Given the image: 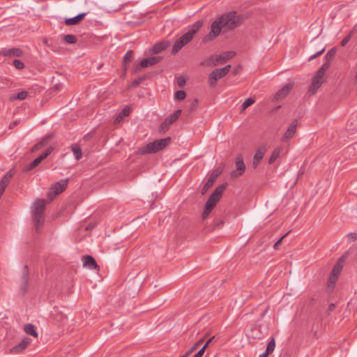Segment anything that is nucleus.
Returning <instances> with one entry per match:
<instances>
[{
	"label": "nucleus",
	"mask_w": 357,
	"mask_h": 357,
	"mask_svg": "<svg viewBox=\"0 0 357 357\" xmlns=\"http://www.w3.org/2000/svg\"><path fill=\"white\" fill-rule=\"evenodd\" d=\"M241 18L236 12H229L222 15L212 22L210 32L203 38L204 43H208L218 37L222 29L232 30L241 24Z\"/></svg>",
	"instance_id": "1"
},
{
	"label": "nucleus",
	"mask_w": 357,
	"mask_h": 357,
	"mask_svg": "<svg viewBox=\"0 0 357 357\" xmlns=\"http://www.w3.org/2000/svg\"><path fill=\"white\" fill-rule=\"evenodd\" d=\"M45 205L46 201L44 199H36L33 203L32 218L34 228L38 233L44 224Z\"/></svg>",
	"instance_id": "2"
},
{
	"label": "nucleus",
	"mask_w": 357,
	"mask_h": 357,
	"mask_svg": "<svg viewBox=\"0 0 357 357\" xmlns=\"http://www.w3.org/2000/svg\"><path fill=\"white\" fill-rule=\"evenodd\" d=\"M171 142V137L155 140L153 142L147 144L139 150L141 154L155 153L165 149Z\"/></svg>",
	"instance_id": "3"
},
{
	"label": "nucleus",
	"mask_w": 357,
	"mask_h": 357,
	"mask_svg": "<svg viewBox=\"0 0 357 357\" xmlns=\"http://www.w3.org/2000/svg\"><path fill=\"white\" fill-rule=\"evenodd\" d=\"M233 51L225 52L222 54L211 56L205 61V64L207 66H218L227 62L229 59H231L235 55Z\"/></svg>",
	"instance_id": "4"
},
{
	"label": "nucleus",
	"mask_w": 357,
	"mask_h": 357,
	"mask_svg": "<svg viewBox=\"0 0 357 357\" xmlns=\"http://www.w3.org/2000/svg\"><path fill=\"white\" fill-rule=\"evenodd\" d=\"M231 65H227L222 68H216L213 70L208 75L209 84L211 86L216 85L218 79L224 77L230 70Z\"/></svg>",
	"instance_id": "5"
},
{
	"label": "nucleus",
	"mask_w": 357,
	"mask_h": 357,
	"mask_svg": "<svg viewBox=\"0 0 357 357\" xmlns=\"http://www.w3.org/2000/svg\"><path fill=\"white\" fill-rule=\"evenodd\" d=\"M181 109H177L174 112L167 116L163 121V122L160 124L159 127V132L161 133L166 132L168 130L169 126L176 121V120L181 115Z\"/></svg>",
	"instance_id": "6"
},
{
	"label": "nucleus",
	"mask_w": 357,
	"mask_h": 357,
	"mask_svg": "<svg viewBox=\"0 0 357 357\" xmlns=\"http://www.w3.org/2000/svg\"><path fill=\"white\" fill-rule=\"evenodd\" d=\"M202 26L203 21L199 20L190 27L187 33L180 37L185 45H187L192 40L194 36L198 32Z\"/></svg>",
	"instance_id": "7"
},
{
	"label": "nucleus",
	"mask_w": 357,
	"mask_h": 357,
	"mask_svg": "<svg viewBox=\"0 0 357 357\" xmlns=\"http://www.w3.org/2000/svg\"><path fill=\"white\" fill-rule=\"evenodd\" d=\"M345 258V256L342 255L341 257L339 258V259L333 266L329 276V282L331 283H335L337 279L338 278V276L340 275L342 271Z\"/></svg>",
	"instance_id": "8"
},
{
	"label": "nucleus",
	"mask_w": 357,
	"mask_h": 357,
	"mask_svg": "<svg viewBox=\"0 0 357 357\" xmlns=\"http://www.w3.org/2000/svg\"><path fill=\"white\" fill-rule=\"evenodd\" d=\"M162 59L160 56H151L142 59L139 64L134 68V73L141 70L142 68H148L158 63Z\"/></svg>",
	"instance_id": "9"
},
{
	"label": "nucleus",
	"mask_w": 357,
	"mask_h": 357,
	"mask_svg": "<svg viewBox=\"0 0 357 357\" xmlns=\"http://www.w3.org/2000/svg\"><path fill=\"white\" fill-rule=\"evenodd\" d=\"M68 185V180H61L54 184L50 188V191L48 193V197L50 201H52L54 197L59 195L62 192H63Z\"/></svg>",
	"instance_id": "10"
},
{
	"label": "nucleus",
	"mask_w": 357,
	"mask_h": 357,
	"mask_svg": "<svg viewBox=\"0 0 357 357\" xmlns=\"http://www.w3.org/2000/svg\"><path fill=\"white\" fill-rule=\"evenodd\" d=\"M227 183H222L218 186L213 193L209 196L206 202L211 203L213 206H215L222 196V193L226 189Z\"/></svg>",
	"instance_id": "11"
},
{
	"label": "nucleus",
	"mask_w": 357,
	"mask_h": 357,
	"mask_svg": "<svg viewBox=\"0 0 357 357\" xmlns=\"http://www.w3.org/2000/svg\"><path fill=\"white\" fill-rule=\"evenodd\" d=\"M53 151V147L50 146L47 150L39 157L34 159L31 163L24 167V172H27L35 167H36L44 159H45Z\"/></svg>",
	"instance_id": "12"
},
{
	"label": "nucleus",
	"mask_w": 357,
	"mask_h": 357,
	"mask_svg": "<svg viewBox=\"0 0 357 357\" xmlns=\"http://www.w3.org/2000/svg\"><path fill=\"white\" fill-rule=\"evenodd\" d=\"M31 340L29 337H24L20 343L11 347L9 349V353L11 354H17L23 352L27 347L31 344Z\"/></svg>",
	"instance_id": "13"
},
{
	"label": "nucleus",
	"mask_w": 357,
	"mask_h": 357,
	"mask_svg": "<svg viewBox=\"0 0 357 357\" xmlns=\"http://www.w3.org/2000/svg\"><path fill=\"white\" fill-rule=\"evenodd\" d=\"M221 173L222 170L217 169L210 174L209 178H208L207 181L204 185L202 189L201 193L202 195H205L208 190V189L213 186L215 180Z\"/></svg>",
	"instance_id": "14"
},
{
	"label": "nucleus",
	"mask_w": 357,
	"mask_h": 357,
	"mask_svg": "<svg viewBox=\"0 0 357 357\" xmlns=\"http://www.w3.org/2000/svg\"><path fill=\"white\" fill-rule=\"evenodd\" d=\"M235 162L236 171H234L232 172V176L237 177L242 176L245 171L246 167L243 162V157L241 154L237 155Z\"/></svg>",
	"instance_id": "15"
},
{
	"label": "nucleus",
	"mask_w": 357,
	"mask_h": 357,
	"mask_svg": "<svg viewBox=\"0 0 357 357\" xmlns=\"http://www.w3.org/2000/svg\"><path fill=\"white\" fill-rule=\"evenodd\" d=\"M29 287V268L27 265L23 267L22 275L21 277L20 291L24 294L27 291Z\"/></svg>",
	"instance_id": "16"
},
{
	"label": "nucleus",
	"mask_w": 357,
	"mask_h": 357,
	"mask_svg": "<svg viewBox=\"0 0 357 357\" xmlns=\"http://www.w3.org/2000/svg\"><path fill=\"white\" fill-rule=\"evenodd\" d=\"M23 54V51L17 47L2 49L0 50V55L6 57H21Z\"/></svg>",
	"instance_id": "17"
},
{
	"label": "nucleus",
	"mask_w": 357,
	"mask_h": 357,
	"mask_svg": "<svg viewBox=\"0 0 357 357\" xmlns=\"http://www.w3.org/2000/svg\"><path fill=\"white\" fill-rule=\"evenodd\" d=\"M293 87V84L288 83L285 86H284L281 89H280L274 96L273 100H279L280 99L286 97L290 92L291 89Z\"/></svg>",
	"instance_id": "18"
},
{
	"label": "nucleus",
	"mask_w": 357,
	"mask_h": 357,
	"mask_svg": "<svg viewBox=\"0 0 357 357\" xmlns=\"http://www.w3.org/2000/svg\"><path fill=\"white\" fill-rule=\"evenodd\" d=\"M132 111V108L131 106H126L115 118L114 121V124L120 123L123 121L124 117L128 116L130 115Z\"/></svg>",
	"instance_id": "19"
},
{
	"label": "nucleus",
	"mask_w": 357,
	"mask_h": 357,
	"mask_svg": "<svg viewBox=\"0 0 357 357\" xmlns=\"http://www.w3.org/2000/svg\"><path fill=\"white\" fill-rule=\"evenodd\" d=\"M296 128H297V121L294 120L292 121L285 132V133L283 135V141H287L293 137L294 134L296 132Z\"/></svg>",
	"instance_id": "20"
},
{
	"label": "nucleus",
	"mask_w": 357,
	"mask_h": 357,
	"mask_svg": "<svg viewBox=\"0 0 357 357\" xmlns=\"http://www.w3.org/2000/svg\"><path fill=\"white\" fill-rule=\"evenodd\" d=\"M83 266L89 269H96L98 268L95 259L91 255H84L82 257Z\"/></svg>",
	"instance_id": "21"
},
{
	"label": "nucleus",
	"mask_w": 357,
	"mask_h": 357,
	"mask_svg": "<svg viewBox=\"0 0 357 357\" xmlns=\"http://www.w3.org/2000/svg\"><path fill=\"white\" fill-rule=\"evenodd\" d=\"M13 176V174L11 172V171L10 170L1 179V181H0V190H1V192H4L6 187L10 183Z\"/></svg>",
	"instance_id": "22"
},
{
	"label": "nucleus",
	"mask_w": 357,
	"mask_h": 357,
	"mask_svg": "<svg viewBox=\"0 0 357 357\" xmlns=\"http://www.w3.org/2000/svg\"><path fill=\"white\" fill-rule=\"evenodd\" d=\"M169 45H170L169 41H161L160 43L155 44L152 47L151 50L153 54H158V53L161 52L162 51L166 50L169 47Z\"/></svg>",
	"instance_id": "23"
},
{
	"label": "nucleus",
	"mask_w": 357,
	"mask_h": 357,
	"mask_svg": "<svg viewBox=\"0 0 357 357\" xmlns=\"http://www.w3.org/2000/svg\"><path fill=\"white\" fill-rule=\"evenodd\" d=\"M85 13L78 14L77 16L71 18L65 19V24L68 26L79 24L86 16Z\"/></svg>",
	"instance_id": "24"
},
{
	"label": "nucleus",
	"mask_w": 357,
	"mask_h": 357,
	"mask_svg": "<svg viewBox=\"0 0 357 357\" xmlns=\"http://www.w3.org/2000/svg\"><path fill=\"white\" fill-rule=\"evenodd\" d=\"M264 155V150L262 148H259L253 158L252 166L255 169L259 165L260 160H262Z\"/></svg>",
	"instance_id": "25"
},
{
	"label": "nucleus",
	"mask_w": 357,
	"mask_h": 357,
	"mask_svg": "<svg viewBox=\"0 0 357 357\" xmlns=\"http://www.w3.org/2000/svg\"><path fill=\"white\" fill-rule=\"evenodd\" d=\"M324 82V80L313 77L312 84L309 89V93H310L311 94H314L317 89L322 85Z\"/></svg>",
	"instance_id": "26"
},
{
	"label": "nucleus",
	"mask_w": 357,
	"mask_h": 357,
	"mask_svg": "<svg viewBox=\"0 0 357 357\" xmlns=\"http://www.w3.org/2000/svg\"><path fill=\"white\" fill-rule=\"evenodd\" d=\"M209 333L207 332L204 334L202 338L195 342L186 352L187 355L191 354L194 351H195L203 342L209 336Z\"/></svg>",
	"instance_id": "27"
},
{
	"label": "nucleus",
	"mask_w": 357,
	"mask_h": 357,
	"mask_svg": "<svg viewBox=\"0 0 357 357\" xmlns=\"http://www.w3.org/2000/svg\"><path fill=\"white\" fill-rule=\"evenodd\" d=\"M71 150L76 160H79L82 158V151L78 144H73L71 145Z\"/></svg>",
	"instance_id": "28"
},
{
	"label": "nucleus",
	"mask_w": 357,
	"mask_h": 357,
	"mask_svg": "<svg viewBox=\"0 0 357 357\" xmlns=\"http://www.w3.org/2000/svg\"><path fill=\"white\" fill-rule=\"evenodd\" d=\"M24 331L26 334L33 336L34 337H38V333L35 331V326L32 324H26L24 326Z\"/></svg>",
	"instance_id": "29"
},
{
	"label": "nucleus",
	"mask_w": 357,
	"mask_h": 357,
	"mask_svg": "<svg viewBox=\"0 0 357 357\" xmlns=\"http://www.w3.org/2000/svg\"><path fill=\"white\" fill-rule=\"evenodd\" d=\"M28 95H29L28 91H22L17 93V94L12 95L9 98V99L11 101H14V100H24V99H26L27 98Z\"/></svg>",
	"instance_id": "30"
},
{
	"label": "nucleus",
	"mask_w": 357,
	"mask_h": 357,
	"mask_svg": "<svg viewBox=\"0 0 357 357\" xmlns=\"http://www.w3.org/2000/svg\"><path fill=\"white\" fill-rule=\"evenodd\" d=\"M185 45L183 42V40L179 38L173 45L172 49V54H176L181 48L185 46Z\"/></svg>",
	"instance_id": "31"
},
{
	"label": "nucleus",
	"mask_w": 357,
	"mask_h": 357,
	"mask_svg": "<svg viewBox=\"0 0 357 357\" xmlns=\"http://www.w3.org/2000/svg\"><path fill=\"white\" fill-rule=\"evenodd\" d=\"M185 45L183 42V40L179 38L173 45L172 49V54H176L181 48L185 46Z\"/></svg>",
	"instance_id": "32"
},
{
	"label": "nucleus",
	"mask_w": 357,
	"mask_h": 357,
	"mask_svg": "<svg viewBox=\"0 0 357 357\" xmlns=\"http://www.w3.org/2000/svg\"><path fill=\"white\" fill-rule=\"evenodd\" d=\"M282 149L281 148H276L272 153L271 157L268 160V163L270 165L274 163L275 160L280 157V155L281 153Z\"/></svg>",
	"instance_id": "33"
},
{
	"label": "nucleus",
	"mask_w": 357,
	"mask_h": 357,
	"mask_svg": "<svg viewBox=\"0 0 357 357\" xmlns=\"http://www.w3.org/2000/svg\"><path fill=\"white\" fill-rule=\"evenodd\" d=\"M214 207L215 206H213L211 203L206 202L204 209L202 215V219H206Z\"/></svg>",
	"instance_id": "34"
},
{
	"label": "nucleus",
	"mask_w": 357,
	"mask_h": 357,
	"mask_svg": "<svg viewBox=\"0 0 357 357\" xmlns=\"http://www.w3.org/2000/svg\"><path fill=\"white\" fill-rule=\"evenodd\" d=\"M49 138H50V137H48V136L45 137L40 142L35 144L32 149V151H34L36 150H39L43 146H45L47 144V140Z\"/></svg>",
	"instance_id": "35"
},
{
	"label": "nucleus",
	"mask_w": 357,
	"mask_h": 357,
	"mask_svg": "<svg viewBox=\"0 0 357 357\" xmlns=\"http://www.w3.org/2000/svg\"><path fill=\"white\" fill-rule=\"evenodd\" d=\"M63 38L68 44H75L77 40L76 36L72 34L65 35Z\"/></svg>",
	"instance_id": "36"
},
{
	"label": "nucleus",
	"mask_w": 357,
	"mask_h": 357,
	"mask_svg": "<svg viewBox=\"0 0 357 357\" xmlns=\"http://www.w3.org/2000/svg\"><path fill=\"white\" fill-rule=\"evenodd\" d=\"M133 59V52L128 50L123 56V63L126 66V63L132 62Z\"/></svg>",
	"instance_id": "37"
},
{
	"label": "nucleus",
	"mask_w": 357,
	"mask_h": 357,
	"mask_svg": "<svg viewBox=\"0 0 357 357\" xmlns=\"http://www.w3.org/2000/svg\"><path fill=\"white\" fill-rule=\"evenodd\" d=\"M198 106V100L194 99L189 105L188 114H191L196 111Z\"/></svg>",
	"instance_id": "38"
},
{
	"label": "nucleus",
	"mask_w": 357,
	"mask_h": 357,
	"mask_svg": "<svg viewBox=\"0 0 357 357\" xmlns=\"http://www.w3.org/2000/svg\"><path fill=\"white\" fill-rule=\"evenodd\" d=\"M336 53V49L335 47L331 49L325 55V60L326 61H330L332 60Z\"/></svg>",
	"instance_id": "39"
},
{
	"label": "nucleus",
	"mask_w": 357,
	"mask_h": 357,
	"mask_svg": "<svg viewBox=\"0 0 357 357\" xmlns=\"http://www.w3.org/2000/svg\"><path fill=\"white\" fill-rule=\"evenodd\" d=\"M186 93L184 91H177L174 94V98L177 100H183L185 99Z\"/></svg>",
	"instance_id": "40"
},
{
	"label": "nucleus",
	"mask_w": 357,
	"mask_h": 357,
	"mask_svg": "<svg viewBox=\"0 0 357 357\" xmlns=\"http://www.w3.org/2000/svg\"><path fill=\"white\" fill-rule=\"evenodd\" d=\"M255 102V100L252 98H248L243 102L241 107L242 110H245L246 108L252 105Z\"/></svg>",
	"instance_id": "41"
},
{
	"label": "nucleus",
	"mask_w": 357,
	"mask_h": 357,
	"mask_svg": "<svg viewBox=\"0 0 357 357\" xmlns=\"http://www.w3.org/2000/svg\"><path fill=\"white\" fill-rule=\"evenodd\" d=\"M275 340L273 338L268 343V345H267V347H266V351L268 353V354H270L271 353L274 349H275Z\"/></svg>",
	"instance_id": "42"
},
{
	"label": "nucleus",
	"mask_w": 357,
	"mask_h": 357,
	"mask_svg": "<svg viewBox=\"0 0 357 357\" xmlns=\"http://www.w3.org/2000/svg\"><path fill=\"white\" fill-rule=\"evenodd\" d=\"M13 65L17 70H22L24 68V63L18 59H15L13 61Z\"/></svg>",
	"instance_id": "43"
},
{
	"label": "nucleus",
	"mask_w": 357,
	"mask_h": 357,
	"mask_svg": "<svg viewBox=\"0 0 357 357\" xmlns=\"http://www.w3.org/2000/svg\"><path fill=\"white\" fill-rule=\"evenodd\" d=\"M325 73H326L325 70H322V68H320L314 77H315L316 79H320L324 80Z\"/></svg>",
	"instance_id": "44"
},
{
	"label": "nucleus",
	"mask_w": 357,
	"mask_h": 357,
	"mask_svg": "<svg viewBox=\"0 0 357 357\" xmlns=\"http://www.w3.org/2000/svg\"><path fill=\"white\" fill-rule=\"evenodd\" d=\"M325 73H326L325 70H322V68H320L314 77H315L316 79H320L324 80Z\"/></svg>",
	"instance_id": "45"
},
{
	"label": "nucleus",
	"mask_w": 357,
	"mask_h": 357,
	"mask_svg": "<svg viewBox=\"0 0 357 357\" xmlns=\"http://www.w3.org/2000/svg\"><path fill=\"white\" fill-rule=\"evenodd\" d=\"M325 73H326L325 70H322V68H320L314 77H315L316 79H320L324 80Z\"/></svg>",
	"instance_id": "46"
},
{
	"label": "nucleus",
	"mask_w": 357,
	"mask_h": 357,
	"mask_svg": "<svg viewBox=\"0 0 357 357\" xmlns=\"http://www.w3.org/2000/svg\"><path fill=\"white\" fill-rule=\"evenodd\" d=\"M224 221L220 219H215L213 221V227L212 229L215 228H220L224 225Z\"/></svg>",
	"instance_id": "47"
},
{
	"label": "nucleus",
	"mask_w": 357,
	"mask_h": 357,
	"mask_svg": "<svg viewBox=\"0 0 357 357\" xmlns=\"http://www.w3.org/2000/svg\"><path fill=\"white\" fill-rule=\"evenodd\" d=\"M144 79H145V77H140L136 79H134L132 82L131 84L132 86L136 87V86H139Z\"/></svg>",
	"instance_id": "48"
},
{
	"label": "nucleus",
	"mask_w": 357,
	"mask_h": 357,
	"mask_svg": "<svg viewBox=\"0 0 357 357\" xmlns=\"http://www.w3.org/2000/svg\"><path fill=\"white\" fill-rule=\"evenodd\" d=\"M351 37V33H349L347 36H346L341 41L340 44L342 47L345 46L349 41L350 40Z\"/></svg>",
	"instance_id": "49"
},
{
	"label": "nucleus",
	"mask_w": 357,
	"mask_h": 357,
	"mask_svg": "<svg viewBox=\"0 0 357 357\" xmlns=\"http://www.w3.org/2000/svg\"><path fill=\"white\" fill-rule=\"evenodd\" d=\"M288 234V232L286 233L284 235H283L278 241L275 242V243L273 245V248L275 249V250H278V246L282 243V241L283 240V238L284 237H286Z\"/></svg>",
	"instance_id": "50"
},
{
	"label": "nucleus",
	"mask_w": 357,
	"mask_h": 357,
	"mask_svg": "<svg viewBox=\"0 0 357 357\" xmlns=\"http://www.w3.org/2000/svg\"><path fill=\"white\" fill-rule=\"evenodd\" d=\"M185 82H186L185 79L183 77H179L177 79V84L180 87H183L185 84Z\"/></svg>",
	"instance_id": "51"
},
{
	"label": "nucleus",
	"mask_w": 357,
	"mask_h": 357,
	"mask_svg": "<svg viewBox=\"0 0 357 357\" xmlns=\"http://www.w3.org/2000/svg\"><path fill=\"white\" fill-rule=\"evenodd\" d=\"M215 336H212L211 337H210L207 341L204 344V345L202 347V349H204V351L206 350V349L208 347V345L213 342V340H215Z\"/></svg>",
	"instance_id": "52"
},
{
	"label": "nucleus",
	"mask_w": 357,
	"mask_h": 357,
	"mask_svg": "<svg viewBox=\"0 0 357 357\" xmlns=\"http://www.w3.org/2000/svg\"><path fill=\"white\" fill-rule=\"evenodd\" d=\"M324 51H325V49L324 48L321 50L317 52L316 54H314V55L311 56L309 58V61H312V60L316 59L317 57H318L319 56L321 55Z\"/></svg>",
	"instance_id": "53"
},
{
	"label": "nucleus",
	"mask_w": 357,
	"mask_h": 357,
	"mask_svg": "<svg viewBox=\"0 0 357 357\" xmlns=\"http://www.w3.org/2000/svg\"><path fill=\"white\" fill-rule=\"evenodd\" d=\"M335 304L334 303H331L329 305H328V307L327 309V313L328 314H330L332 312H333L335 309Z\"/></svg>",
	"instance_id": "54"
},
{
	"label": "nucleus",
	"mask_w": 357,
	"mask_h": 357,
	"mask_svg": "<svg viewBox=\"0 0 357 357\" xmlns=\"http://www.w3.org/2000/svg\"><path fill=\"white\" fill-rule=\"evenodd\" d=\"M330 66H331V62H330V61H326L323 63V65L321 66V68H322V70H325V71H326V70L329 68Z\"/></svg>",
	"instance_id": "55"
},
{
	"label": "nucleus",
	"mask_w": 357,
	"mask_h": 357,
	"mask_svg": "<svg viewBox=\"0 0 357 357\" xmlns=\"http://www.w3.org/2000/svg\"><path fill=\"white\" fill-rule=\"evenodd\" d=\"M204 354V349L202 348L192 357H202Z\"/></svg>",
	"instance_id": "56"
},
{
	"label": "nucleus",
	"mask_w": 357,
	"mask_h": 357,
	"mask_svg": "<svg viewBox=\"0 0 357 357\" xmlns=\"http://www.w3.org/2000/svg\"><path fill=\"white\" fill-rule=\"evenodd\" d=\"M348 236L353 241L357 239V234L356 232L350 233Z\"/></svg>",
	"instance_id": "57"
},
{
	"label": "nucleus",
	"mask_w": 357,
	"mask_h": 357,
	"mask_svg": "<svg viewBox=\"0 0 357 357\" xmlns=\"http://www.w3.org/2000/svg\"><path fill=\"white\" fill-rule=\"evenodd\" d=\"M43 43L46 45L47 46H50L49 44H48V40L47 38H43Z\"/></svg>",
	"instance_id": "58"
},
{
	"label": "nucleus",
	"mask_w": 357,
	"mask_h": 357,
	"mask_svg": "<svg viewBox=\"0 0 357 357\" xmlns=\"http://www.w3.org/2000/svg\"><path fill=\"white\" fill-rule=\"evenodd\" d=\"M268 354H268L266 351H265L263 354H261V355H259V357H267Z\"/></svg>",
	"instance_id": "59"
},
{
	"label": "nucleus",
	"mask_w": 357,
	"mask_h": 357,
	"mask_svg": "<svg viewBox=\"0 0 357 357\" xmlns=\"http://www.w3.org/2000/svg\"><path fill=\"white\" fill-rule=\"evenodd\" d=\"M268 309H269V307H267L266 308L265 311H264V312L261 314V317H264L265 316V314H266V312H268Z\"/></svg>",
	"instance_id": "60"
},
{
	"label": "nucleus",
	"mask_w": 357,
	"mask_h": 357,
	"mask_svg": "<svg viewBox=\"0 0 357 357\" xmlns=\"http://www.w3.org/2000/svg\"><path fill=\"white\" fill-rule=\"evenodd\" d=\"M314 301V298H310V305H313Z\"/></svg>",
	"instance_id": "61"
},
{
	"label": "nucleus",
	"mask_w": 357,
	"mask_h": 357,
	"mask_svg": "<svg viewBox=\"0 0 357 357\" xmlns=\"http://www.w3.org/2000/svg\"><path fill=\"white\" fill-rule=\"evenodd\" d=\"M255 337V338L260 339V338H261V335H260V336H256V337Z\"/></svg>",
	"instance_id": "62"
},
{
	"label": "nucleus",
	"mask_w": 357,
	"mask_h": 357,
	"mask_svg": "<svg viewBox=\"0 0 357 357\" xmlns=\"http://www.w3.org/2000/svg\"><path fill=\"white\" fill-rule=\"evenodd\" d=\"M234 74H237L238 73V70H235L234 72Z\"/></svg>",
	"instance_id": "63"
}]
</instances>
